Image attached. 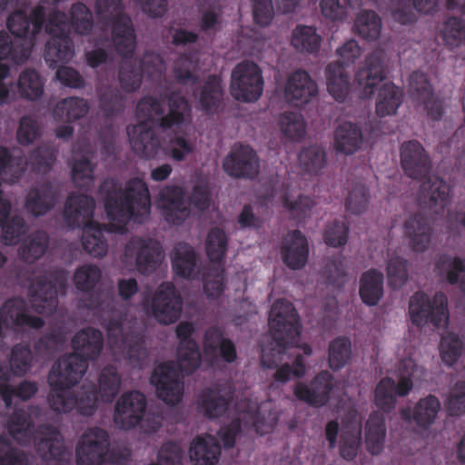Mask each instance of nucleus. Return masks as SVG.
Here are the masks:
<instances>
[{
    "label": "nucleus",
    "instance_id": "f257e3e1",
    "mask_svg": "<svg viewBox=\"0 0 465 465\" xmlns=\"http://www.w3.org/2000/svg\"><path fill=\"white\" fill-rule=\"evenodd\" d=\"M94 9L98 21L104 26H111L115 51L124 59L117 71L120 88L111 84L97 86L99 108L106 118H113L125 108L123 92L132 94L142 86V71L133 57L136 35L131 17L124 12L122 0H96Z\"/></svg>",
    "mask_w": 465,
    "mask_h": 465
},
{
    "label": "nucleus",
    "instance_id": "f03ea898",
    "mask_svg": "<svg viewBox=\"0 0 465 465\" xmlns=\"http://www.w3.org/2000/svg\"><path fill=\"white\" fill-rule=\"evenodd\" d=\"M191 106L187 99L176 94L169 97V112L163 116V107L156 97L147 95L140 99L136 105V115L143 119L139 124L127 128L129 142L134 153L141 158H154L161 143L150 123L153 116H160L157 124L163 129H170L183 124L191 116Z\"/></svg>",
    "mask_w": 465,
    "mask_h": 465
},
{
    "label": "nucleus",
    "instance_id": "7ed1b4c3",
    "mask_svg": "<svg viewBox=\"0 0 465 465\" xmlns=\"http://www.w3.org/2000/svg\"><path fill=\"white\" fill-rule=\"evenodd\" d=\"M194 331L192 322H180L175 329L179 339L177 362H163L152 372L150 381L155 388L156 396L168 405H176L183 399V381L181 373L190 375L202 363L199 345L192 337Z\"/></svg>",
    "mask_w": 465,
    "mask_h": 465
},
{
    "label": "nucleus",
    "instance_id": "20e7f679",
    "mask_svg": "<svg viewBox=\"0 0 465 465\" xmlns=\"http://www.w3.org/2000/svg\"><path fill=\"white\" fill-rule=\"evenodd\" d=\"M400 156L401 167L409 177L424 179L417 196L420 208L428 210L430 214H443L450 203V189L442 178L430 175L431 162L421 143L415 140L404 142Z\"/></svg>",
    "mask_w": 465,
    "mask_h": 465
},
{
    "label": "nucleus",
    "instance_id": "39448f33",
    "mask_svg": "<svg viewBox=\"0 0 465 465\" xmlns=\"http://www.w3.org/2000/svg\"><path fill=\"white\" fill-rule=\"evenodd\" d=\"M106 188L104 209L111 222L109 231L124 232L129 222L143 223L149 218L151 196L148 185L142 178H131L120 189H116L114 180H105L101 190Z\"/></svg>",
    "mask_w": 465,
    "mask_h": 465
},
{
    "label": "nucleus",
    "instance_id": "423d86ee",
    "mask_svg": "<svg viewBox=\"0 0 465 465\" xmlns=\"http://www.w3.org/2000/svg\"><path fill=\"white\" fill-rule=\"evenodd\" d=\"M73 352L63 355L48 375L50 387L62 390L76 385L85 374L90 361H95L103 349L104 338L99 330L86 328L72 339Z\"/></svg>",
    "mask_w": 465,
    "mask_h": 465
},
{
    "label": "nucleus",
    "instance_id": "0eeeda50",
    "mask_svg": "<svg viewBox=\"0 0 465 465\" xmlns=\"http://www.w3.org/2000/svg\"><path fill=\"white\" fill-rule=\"evenodd\" d=\"M95 203L87 194L70 193L64 209V218L71 228H83L84 250L94 257H103L107 252V242L103 236L104 225L94 221Z\"/></svg>",
    "mask_w": 465,
    "mask_h": 465
},
{
    "label": "nucleus",
    "instance_id": "6e6552de",
    "mask_svg": "<svg viewBox=\"0 0 465 465\" xmlns=\"http://www.w3.org/2000/svg\"><path fill=\"white\" fill-rule=\"evenodd\" d=\"M269 326L272 339L281 350L262 351V367L274 369L282 361V351L294 345L301 335L300 318L293 304L285 299L276 300L271 309Z\"/></svg>",
    "mask_w": 465,
    "mask_h": 465
},
{
    "label": "nucleus",
    "instance_id": "1a4fd4ad",
    "mask_svg": "<svg viewBox=\"0 0 465 465\" xmlns=\"http://www.w3.org/2000/svg\"><path fill=\"white\" fill-rule=\"evenodd\" d=\"M106 307L111 311V316L105 325L110 343L121 351L129 361L141 363L146 354L143 335L134 328L124 331L126 314L115 309V302L113 300Z\"/></svg>",
    "mask_w": 465,
    "mask_h": 465
},
{
    "label": "nucleus",
    "instance_id": "9d476101",
    "mask_svg": "<svg viewBox=\"0 0 465 465\" xmlns=\"http://www.w3.org/2000/svg\"><path fill=\"white\" fill-rule=\"evenodd\" d=\"M47 18L45 31L50 35L45 49V60L52 68L59 63H67L74 56V44L70 37L67 15L53 7Z\"/></svg>",
    "mask_w": 465,
    "mask_h": 465
},
{
    "label": "nucleus",
    "instance_id": "9b49d317",
    "mask_svg": "<svg viewBox=\"0 0 465 465\" xmlns=\"http://www.w3.org/2000/svg\"><path fill=\"white\" fill-rule=\"evenodd\" d=\"M56 160L55 151L47 145L34 149L28 159L22 153L13 154L4 146H0V174L12 173L15 179L20 178L30 164L32 171L39 174L48 173Z\"/></svg>",
    "mask_w": 465,
    "mask_h": 465
},
{
    "label": "nucleus",
    "instance_id": "f8f14e48",
    "mask_svg": "<svg viewBox=\"0 0 465 465\" xmlns=\"http://www.w3.org/2000/svg\"><path fill=\"white\" fill-rule=\"evenodd\" d=\"M361 52L358 42L350 39L336 50L340 60L329 64L326 68L327 90L339 103L346 100L351 89L345 66L353 64L360 57Z\"/></svg>",
    "mask_w": 465,
    "mask_h": 465
},
{
    "label": "nucleus",
    "instance_id": "ddd939ff",
    "mask_svg": "<svg viewBox=\"0 0 465 465\" xmlns=\"http://www.w3.org/2000/svg\"><path fill=\"white\" fill-rule=\"evenodd\" d=\"M51 387L48 395L50 408L58 413H69L74 411L81 416L90 417L94 414L97 408L98 390L95 385L83 386L75 392H66Z\"/></svg>",
    "mask_w": 465,
    "mask_h": 465
},
{
    "label": "nucleus",
    "instance_id": "4468645a",
    "mask_svg": "<svg viewBox=\"0 0 465 465\" xmlns=\"http://www.w3.org/2000/svg\"><path fill=\"white\" fill-rule=\"evenodd\" d=\"M409 312L414 325L420 327L431 323L440 328L449 320L447 297L443 292H438L430 301L423 292H416L411 297Z\"/></svg>",
    "mask_w": 465,
    "mask_h": 465
},
{
    "label": "nucleus",
    "instance_id": "2eb2a0df",
    "mask_svg": "<svg viewBox=\"0 0 465 465\" xmlns=\"http://www.w3.org/2000/svg\"><path fill=\"white\" fill-rule=\"evenodd\" d=\"M260 67L253 62L239 63L232 72L231 94L238 101H257L263 91Z\"/></svg>",
    "mask_w": 465,
    "mask_h": 465
},
{
    "label": "nucleus",
    "instance_id": "dca6fc26",
    "mask_svg": "<svg viewBox=\"0 0 465 465\" xmlns=\"http://www.w3.org/2000/svg\"><path fill=\"white\" fill-rule=\"evenodd\" d=\"M110 438L108 432L99 427L90 428L82 435L76 448L77 465H101L108 452Z\"/></svg>",
    "mask_w": 465,
    "mask_h": 465
},
{
    "label": "nucleus",
    "instance_id": "f3484780",
    "mask_svg": "<svg viewBox=\"0 0 465 465\" xmlns=\"http://www.w3.org/2000/svg\"><path fill=\"white\" fill-rule=\"evenodd\" d=\"M152 314L161 324L175 322L181 316L183 298L172 282H163L152 300Z\"/></svg>",
    "mask_w": 465,
    "mask_h": 465
},
{
    "label": "nucleus",
    "instance_id": "a211bd4d",
    "mask_svg": "<svg viewBox=\"0 0 465 465\" xmlns=\"http://www.w3.org/2000/svg\"><path fill=\"white\" fill-rule=\"evenodd\" d=\"M224 172L234 178H255L260 171L256 152L248 144L236 143L223 159Z\"/></svg>",
    "mask_w": 465,
    "mask_h": 465
},
{
    "label": "nucleus",
    "instance_id": "6ab92c4d",
    "mask_svg": "<svg viewBox=\"0 0 465 465\" xmlns=\"http://www.w3.org/2000/svg\"><path fill=\"white\" fill-rule=\"evenodd\" d=\"M147 401L143 393L132 391L123 393L114 406V420L121 429L136 427L145 416Z\"/></svg>",
    "mask_w": 465,
    "mask_h": 465
},
{
    "label": "nucleus",
    "instance_id": "aec40b11",
    "mask_svg": "<svg viewBox=\"0 0 465 465\" xmlns=\"http://www.w3.org/2000/svg\"><path fill=\"white\" fill-rule=\"evenodd\" d=\"M203 345V353L212 367L217 366L220 361L231 364L237 359L235 344L224 337L223 329L216 325L205 331Z\"/></svg>",
    "mask_w": 465,
    "mask_h": 465
},
{
    "label": "nucleus",
    "instance_id": "412c9836",
    "mask_svg": "<svg viewBox=\"0 0 465 465\" xmlns=\"http://www.w3.org/2000/svg\"><path fill=\"white\" fill-rule=\"evenodd\" d=\"M384 52L375 50L365 59V66L358 70L355 74L358 96L361 99H369L374 94L376 86L386 77L384 64Z\"/></svg>",
    "mask_w": 465,
    "mask_h": 465
},
{
    "label": "nucleus",
    "instance_id": "4be33fe9",
    "mask_svg": "<svg viewBox=\"0 0 465 465\" xmlns=\"http://www.w3.org/2000/svg\"><path fill=\"white\" fill-rule=\"evenodd\" d=\"M333 387L332 374L322 371L312 379L310 385L302 381L297 382L293 387V394L300 401L321 408L330 401Z\"/></svg>",
    "mask_w": 465,
    "mask_h": 465
},
{
    "label": "nucleus",
    "instance_id": "5701e85b",
    "mask_svg": "<svg viewBox=\"0 0 465 465\" xmlns=\"http://www.w3.org/2000/svg\"><path fill=\"white\" fill-rule=\"evenodd\" d=\"M157 206L164 221L169 224L180 225L191 214L190 207L185 201V192L177 185H167L161 190Z\"/></svg>",
    "mask_w": 465,
    "mask_h": 465
},
{
    "label": "nucleus",
    "instance_id": "b1692460",
    "mask_svg": "<svg viewBox=\"0 0 465 465\" xmlns=\"http://www.w3.org/2000/svg\"><path fill=\"white\" fill-rule=\"evenodd\" d=\"M125 252L135 257V266L142 274H151L163 258L160 243L150 238H132L125 246Z\"/></svg>",
    "mask_w": 465,
    "mask_h": 465
},
{
    "label": "nucleus",
    "instance_id": "393cba45",
    "mask_svg": "<svg viewBox=\"0 0 465 465\" xmlns=\"http://www.w3.org/2000/svg\"><path fill=\"white\" fill-rule=\"evenodd\" d=\"M410 94L414 101L424 105L430 118L436 121L441 119L443 101L434 96L427 74L415 71L410 75Z\"/></svg>",
    "mask_w": 465,
    "mask_h": 465
},
{
    "label": "nucleus",
    "instance_id": "a878e982",
    "mask_svg": "<svg viewBox=\"0 0 465 465\" xmlns=\"http://www.w3.org/2000/svg\"><path fill=\"white\" fill-rule=\"evenodd\" d=\"M35 451L45 461L62 462L66 460L67 451L61 432L50 424L38 428Z\"/></svg>",
    "mask_w": 465,
    "mask_h": 465
},
{
    "label": "nucleus",
    "instance_id": "bb28decb",
    "mask_svg": "<svg viewBox=\"0 0 465 465\" xmlns=\"http://www.w3.org/2000/svg\"><path fill=\"white\" fill-rule=\"evenodd\" d=\"M403 228L413 252H424L430 247L434 234L432 219L417 213L405 221Z\"/></svg>",
    "mask_w": 465,
    "mask_h": 465
},
{
    "label": "nucleus",
    "instance_id": "cd10ccee",
    "mask_svg": "<svg viewBox=\"0 0 465 465\" xmlns=\"http://www.w3.org/2000/svg\"><path fill=\"white\" fill-rule=\"evenodd\" d=\"M441 405L440 400L432 394L420 399L414 406L401 410V418L418 428L428 430L437 420Z\"/></svg>",
    "mask_w": 465,
    "mask_h": 465
},
{
    "label": "nucleus",
    "instance_id": "c85d7f7f",
    "mask_svg": "<svg viewBox=\"0 0 465 465\" xmlns=\"http://www.w3.org/2000/svg\"><path fill=\"white\" fill-rule=\"evenodd\" d=\"M30 303L40 314L51 315L58 306V292L55 283L46 276H39L29 288Z\"/></svg>",
    "mask_w": 465,
    "mask_h": 465
},
{
    "label": "nucleus",
    "instance_id": "c756f323",
    "mask_svg": "<svg viewBox=\"0 0 465 465\" xmlns=\"http://www.w3.org/2000/svg\"><path fill=\"white\" fill-rule=\"evenodd\" d=\"M281 254L288 268L301 270L305 267L309 257V243L300 230H293L284 236Z\"/></svg>",
    "mask_w": 465,
    "mask_h": 465
},
{
    "label": "nucleus",
    "instance_id": "7c9ffc66",
    "mask_svg": "<svg viewBox=\"0 0 465 465\" xmlns=\"http://www.w3.org/2000/svg\"><path fill=\"white\" fill-rule=\"evenodd\" d=\"M317 92L316 83L306 71L302 69L290 74L284 89L287 101L294 106L306 104L317 94Z\"/></svg>",
    "mask_w": 465,
    "mask_h": 465
},
{
    "label": "nucleus",
    "instance_id": "2f4dec72",
    "mask_svg": "<svg viewBox=\"0 0 465 465\" xmlns=\"http://www.w3.org/2000/svg\"><path fill=\"white\" fill-rule=\"evenodd\" d=\"M0 316L7 326L12 324L15 328L29 327L39 330L45 325L41 317L26 312V303L20 298L15 297L6 300L0 308Z\"/></svg>",
    "mask_w": 465,
    "mask_h": 465
},
{
    "label": "nucleus",
    "instance_id": "473e14b6",
    "mask_svg": "<svg viewBox=\"0 0 465 465\" xmlns=\"http://www.w3.org/2000/svg\"><path fill=\"white\" fill-rule=\"evenodd\" d=\"M57 198V188L53 183L45 182L29 190L25 197V207L33 216H43L54 207Z\"/></svg>",
    "mask_w": 465,
    "mask_h": 465
},
{
    "label": "nucleus",
    "instance_id": "72a5a7b5",
    "mask_svg": "<svg viewBox=\"0 0 465 465\" xmlns=\"http://www.w3.org/2000/svg\"><path fill=\"white\" fill-rule=\"evenodd\" d=\"M189 455L194 465H215L221 456V446L213 436L200 435L192 441Z\"/></svg>",
    "mask_w": 465,
    "mask_h": 465
},
{
    "label": "nucleus",
    "instance_id": "f704fd0d",
    "mask_svg": "<svg viewBox=\"0 0 465 465\" xmlns=\"http://www.w3.org/2000/svg\"><path fill=\"white\" fill-rule=\"evenodd\" d=\"M233 393L232 386L223 391L219 388L207 390L200 404L204 415L210 419L223 416L228 411Z\"/></svg>",
    "mask_w": 465,
    "mask_h": 465
},
{
    "label": "nucleus",
    "instance_id": "c9c22d12",
    "mask_svg": "<svg viewBox=\"0 0 465 465\" xmlns=\"http://www.w3.org/2000/svg\"><path fill=\"white\" fill-rule=\"evenodd\" d=\"M384 276L376 269L364 272L359 282V294L363 303L375 306L383 296Z\"/></svg>",
    "mask_w": 465,
    "mask_h": 465
},
{
    "label": "nucleus",
    "instance_id": "e433bc0d",
    "mask_svg": "<svg viewBox=\"0 0 465 465\" xmlns=\"http://www.w3.org/2000/svg\"><path fill=\"white\" fill-rule=\"evenodd\" d=\"M361 130L357 124L344 122L339 124L334 132V145L337 152L353 154L362 143Z\"/></svg>",
    "mask_w": 465,
    "mask_h": 465
},
{
    "label": "nucleus",
    "instance_id": "4c0bfd02",
    "mask_svg": "<svg viewBox=\"0 0 465 465\" xmlns=\"http://www.w3.org/2000/svg\"><path fill=\"white\" fill-rule=\"evenodd\" d=\"M386 437V424L383 414L377 411L370 414L365 425V443L371 455L381 452Z\"/></svg>",
    "mask_w": 465,
    "mask_h": 465
},
{
    "label": "nucleus",
    "instance_id": "58836bf2",
    "mask_svg": "<svg viewBox=\"0 0 465 465\" xmlns=\"http://www.w3.org/2000/svg\"><path fill=\"white\" fill-rule=\"evenodd\" d=\"M376 114L379 117L392 115L402 104V91L393 83H384L378 88Z\"/></svg>",
    "mask_w": 465,
    "mask_h": 465
},
{
    "label": "nucleus",
    "instance_id": "ea45409f",
    "mask_svg": "<svg viewBox=\"0 0 465 465\" xmlns=\"http://www.w3.org/2000/svg\"><path fill=\"white\" fill-rule=\"evenodd\" d=\"M5 374L7 378L5 380H0V396L5 405V407L9 408L13 404V398L15 396L18 397L22 401H27L33 398L37 391L38 385L35 381H23L16 387L9 384L11 380V374L6 366H5Z\"/></svg>",
    "mask_w": 465,
    "mask_h": 465
},
{
    "label": "nucleus",
    "instance_id": "a19ab883",
    "mask_svg": "<svg viewBox=\"0 0 465 465\" xmlns=\"http://www.w3.org/2000/svg\"><path fill=\"white\" fill-rule=\"evenodd\" d=\"M7 430L18 442H29L35 433V423L31 414L24 409H15L7 420Z\"/></svg>",
    "mask_w": 465,
    "mask_h": 465
},
{
    "label": "nucleus",
    "instance_id": "79ce46f5",
    "mask_svg": "<svg viewBox=\"0 0 465 465\" xmlns=\"http://www.w3.org/2000/svg\"><path fill=\"white\" fill-rule=\"evenodd\" d=\"M223 97L221 78L211 74L201 87L198 100L202 109L206 114H213L219 108Z\"/></svg>",
    "mask_w": 465,
    "mask_h": 465
},
{
    "label": "nucleus",
    "instance_id": "37998d69",
    "mask_svg": "<svg viewBox=\"0 0 465 465\" xmlns=\"http://www.w3.org/2000/svg\"><path fill=\"white\" fill-rule=\"evenodd\" d=\"M16 86L21 98L36 101L44 94L45 82L35 69L25 68L20 73Z\"/></svg>",
    "mask_w": 465,
    "mask_h": 465
},
{
    "label": "nucleus",
    "instance_id": "c03bdc74",
    "mask_svg": "<svg viewBox=\"0 0 465 465\" xmlns=\"http://www.w3.org/2000/svg\"><path fill=\"white\" fill-rule=\"evenodd\" d=\"M49 244V236L45 231L32 232L21 243L18 249L19 258L33 263L44 256Z\"/></svg>",
    "mask_w": 465,
    "mask_h": 465
},
{
    "label": "nucleus",
    "instance_id": "a18cd8bd",
    "mask_svg": "<svg viewBox=\"0 0 465 465\" xmlns=\"http://www.w3.org/2000/svg\"><path fill=\"white\" fill-rule=\"evenodd\" d=\"M88 102L84 98L67 97L58 102L54 109V118L57 121L74 123L86 115Z\"/></svg>",
    "mask_w": 465,
    "mask_h": 465
},
{
    "label": "nucleus",
    "instance_id": "49530a36",
    "mask_svg": "<svg viewBox=\"0 0 465 465\" xmlns=\"http://www.w3.org/2000/svg\"><path fill=\"white\" fill-rule=\"evenodd\" d=\"M322 36L314 26L297 25L292 31L291 44L301 53L315 54L320 50Z\"/></svg>",
    "mask_w": 465,
    "mask_h": 465
},
{
    "label": "nucleus",
    "instance_id": "de8ad7c7",
    "mask_svg": "<svg viewBox=\"0 0 465 465\" xmlns=\"http://www.w3.org/2000/svg\"><path fill=\"white\" fill-rule=\"evenodd\" d=\"M196 252L187 243H178L174 249V257L172 262L174 272L185 279L193 278L196 267Z\"/></svg>",
    "mask_w": 465,
    "mask_h": 465
},
{
    "label": "nucleus",
    "instance_id": "09e8293b",
    "mask_svg": "<svg viewBox=\"0 0 465 465\" xmlns=\"http://www.w3.org/2000/svg\"><path fill=\"white\" fill-rule=\"evenodd\" d=\"M436 267L446 272V280L450 284H459L465 292V262L461 258L441 254L436 262Z\"/></svg>",
    "mask_w": 465,
    "mask_h": 465
},
{
    "label": "nucleus",
    "instance_id": "8fccbe9b",
    "mask_svg": "<svg viewBox=\"0 0 465 465\" xmlns=\"http://www.w3.org/2000/svg\"><path fill=\"white\" fill-rule=\"evenodd\" d=\"M354 26L357 34L366 41H373L379 38L381 31V20L371 10H364L355 19Z\"/></svg>",
    "mask_w": 465,
    "mask_h": 465
},
{
    "label": "nucleus",
    "instance_id": "3c124183",
    "mask_svg": "<svg viewBox=\"0 0 465 465\" xmlns=\"http://www.w3.org/2000/svg\"><path fill=\"white\" fill-rule=\"evenodd\" d=\"M33 361V352L28 344L17 343L13 346L9 357V365L15 376H25L31 370Z\"/></svg>",
    "mask_w": 465,
    "mask_h": 465
},
{
    "label": "nucleus",
    "instance_id": "603ef678",
    "mask_svg": "<svg viewBox=\"0 0 465 465\" xmlns=\"http://www.w3.org/2000/svg\"><path fill=\"white\" fill-rule=\"evenodd\" d=\"M228 238L225 232L218 227L212 228L206 238V254L213 263H222L226 254Z\"/></svg>",
    "mask_w": 465,
    "mask_h": 465
},
{
    "label": "nucleus",
    "instance_id": "864d4df0",
    "mask_svg": "<svg viewBox=\"0 0 465 465\" xmlns=\"http://www.w3.org/2000/svg\"><path fill=\"white\" fill-rule=\"evenodd\" d=\"M351 343L349 338L340 336L330 342L329 366L333 371L342 369L351 360Z\"/></svg>",
    "mask_w": 465,
    "mask_h": 465
},
{
    "label": "nucleus",
    "instance_id": "5fc2aeb1",
    "mask_svg": "<svg viewBox=\"0 0 465 465\" xmlns=\"http://www.w3.org/2000/svg\"><path fill=\"white\" fill-rule=\"evenodd\" d=\"M121 385L120 375L114 366L104 367L99 376V392L102 399L111 402L119 392Z\"/></svg>",
    "mask_w": 465,
    "mask_h": 465
},
{
    "label": "nucleus",
    "instance_id": "6e6d98bb",
    "mask_svg": "<svg viewBox=\"0 0 465 465\" xmlns=\"http://www.w3.org/2000/svg\"><path fill=\"white\" fill-rule=\"evenodd\" d=\"M69 14L71 25L76 34L87 35L91 33L94 26L93 14L84 3L73 4Z\"/></svg>",
    "mask_w": 465,
    "mask_h": 465
},
{
    "label": "nucleus",
    "instance_id": "4d7b16f0",
    "mask_svg": "<svg viewBox=\"0 0 465 465\" xmlns=\"http://www.w3.org/2000/svg\"><path fill=\"white\" fill-rule=\"evenodd\" d=\"M396 382L391 377L382 378L375 389V404L384 412L391 411L396 405Z\"/></svg>",
    "mask_w": 465,
    "mask_h": 465
},
{
    "label": "nucleus",
    "instance_id": "13d9d810",
    "mask_svg": "<svg viewBox=\"0 0 465 465\" xmlns=\"http://www.w3.org/2000/svg\"><path fill=\"white\" fill-rule=\"evenodd\" d=\"M102 277L101 270L93 264L78 267L74 274V282L79 292L90 293Z\"/></svg>",
    "mask_w": 465,
    "mask_h": 465
},
{
    "label": "nucleus",
    "instance_id": "bf43d9fd",
    "mask_svg": "<svg viewBox=\"0 0 465 465\" xmlns=\"http://www.w3.org/2000/svg\"><path fill=\"white\" fill-rule=\"evenodd\" d=\"M298 159L302 168L310 174H317L326 162L324 150L317 145L303 148Z\"/></svg>",
    "mask_w": 465,
    "mask_h": 465
},
{
    "label": "nucleus",
    "instance_id": "052dcab7",
    "mask_svg": "<svg viewBox=\"0 0 465 465\" xmlns=\"http://www.w3.org/2000/svg\"><path fill=\"white\" fill-rule=\"evenodd\" d=\"M280 128L283 134L290 140H302L306 132L303 117L294 112L283 113L280 117Z\"/></svg>",
    "mask_w": 465,
    "mask_h": 465
},
{
    "label": "nucleus",
    "instance_id": "680f3d73",
    "mask_svg": "<svg viewBox=\"0 0 465 465\" xmlns=\"http://www.w3.org/2000/svg\"><path fill=\"white\" fill-rule=\"evenodd\" d=\"M441 35L447 45H460L465 41V21L460 17H449L443 24Z\"/></svg>",
    "mask_w": 465,
    "mask_h": 465
},
{
    "label": "nucleus",
    "instance_id": "e2e57ef3",
    "mask_svg": "<svg viewBox=\"0 0 465 465\" xmlns=\"http://www.w3.org/2000/svg\"><path fill=\"white\" fill-rule=\"evenodd\" d=\"M94 166L85 157L76 160L72 167V179L74 185L87 191L94 183Z\"/></svg>",
    "mask_w": 465,
    "mask_h": 465
},
{
    "label": "nucleus",
    "instance_id": "0e129e2a",
    "mask_svg": "<svg viewBox=\"0 0 465 465\" xmlns=\"http://www.w3.org/2000/svg\"><path fill=\"white\" fill-rule=\"evenodd\" d=\"M361 445V430H345L341 433L339 445V452L341 457L347 460L352 461L358 455Z\"/></svg>",
    "mask_w": 465,
    "mask_h": 465
},
{
    "label": "nucleus",
    "instance_id": "69168bd1",
    "mask_svg": "<svg viewBox=\"0 0 465 465\" xmlns=\"http://www.w3.org/2000/svg\"><path fill=\"white\" fill-rule=\"evenodd\" d=\"M7 219L0 225L2 226V242L4 244L13 246L17 244L21 237L25 234L27 225L23 217L13 216L5 224Z\"/></svg>",
    "mask_w": 465,
    "mask_h": 465
},
{
    "label": "nucleus",
    "instance_id": "338daca9",
    "mask_svg": "<svg viewBox=\"0 0 465 465\" xmlns=\"http://www.w3.org/2000/svg\"><path fill=\"white\" fill-rule=\"evenodd\" d=\"M183 452L181 446L172 440L164 442L158 450L156 462L147 465H182Z\"/></svg>",
    "mask_w": 465,
    "mask_h": 465
},
{
    "label": "nucleus",
    "instance_id": "774afa93",
    "mask_svg": "<svg viewBox=\"0 0 465 465\" xmlns=\"http://www.w3.org/2000/svg\"><path fill=\"white\" fill-rule=\"evenodd\" d=\"M28 460L24 451L12 446L5 437L0 436V465H27Z\"/></svg>",
    "mask_w": 465,
    "mask_h": 465
}]
</instances>
